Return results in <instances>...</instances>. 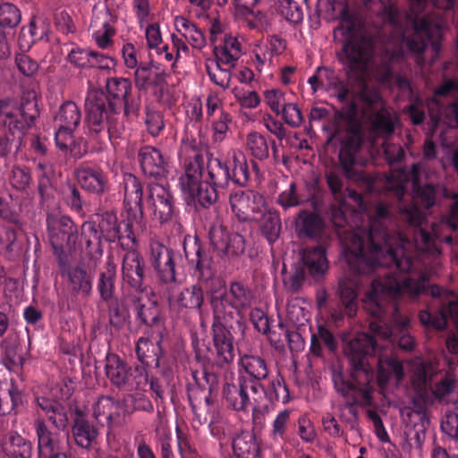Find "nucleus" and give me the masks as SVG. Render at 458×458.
<instances>
[{
  "label": "nucleus",
  "mask_w": 458,
  "mask_h": 458,
  "mask_svg": "<svg viewBox=\"0 0 458 458\" xmlns=\"http://www.w3.org/2000/svg\"><path fill=\"white\" fill-rule=\"evenodd\" d=\"M130 79L107 78L105 89H91L85 99L84 126L87 134L101 144L124 135L127 124L135 120L140 111V100L131 96Z\"/></svg>",
  "instance_id": "nucleus-1"
},
{
  "label": "nucleus",
  "mask_w": 458,
  "mask_h": 458,
  "mask_svg": "<svg viewBox=\"0 0 458 458\" xmlns=\"http://www.w3.org/2000/svg\"><path fill=\"white\" fill-rule=\"evenodd\" d=\"M183 252L193 269L196 283L183 288L177 295L170 294L168 301L171 309L177 307L200 312L205 301L204 290L211 294L220 282L216 276L210 251L198 237L184 239Z\"/></svg>",
  "instance_id": "nucleus-2"
},
{
  "label": "nucleus",
  "mask_w": 458,
  "mask_h": 458,
  "mask_svg": "<svg viewBox=\"0 0 458 458\" xmlns=\"http://www.w3.org/2000/svg\"><path fill=\"white\" fill-rule=\"evenodd\" d=\"M39 116L37 94L22 93L20 102L13 98L0 99V128L8 132L0 137V156L18 155L23 148V138Z\"/></svg>",
  "instance_id": "nucleus-3"
},
{
  "label": "nucleus",
  "mask_w": 458,
  "mask_h": 458,
  "mask_svg": "<svg viewBox=\"0 0 458 458\" xmlns=\"http://www.w3.org/2000/svg\"><path fill=\"white\" fill-rule=\"evenodd\" d=\"M217 286L218 284L215 286V293L209 295L213 317L225 321H234L240 335L243 337L247 329L243 310L251 305V290L240 281L231 282L229 288L223 293L217 292Z\"/></svg>",
  "instance_id": "nucleus-4"
},
{
  "label": "nucleus",
  "mask_w": 458,
  "mask_h": 458,
  "mask_svg": "<svg viewBox=\"0 0 458 458\" xmlns=\"http://www.w3.org/2000/svg\"><path fill=\"white\" fill-rule=\"evenodd\" d=\"M124 191V209L127 214L126 221L123 222V227L119 229V237L116 239L120 247L126 252L137 250L135 232L142 228L143 213V185L140 180L132 174H124L123 180Z\"/></svg>",
  "instance_id": "nucleus-5"
},
{
  "label": "nucleus",
  "mask_w": 458,
  "mask_h": 458,
  "mask_svg": "<svg viewBox=\"0 0 458 458\" xmlns=\"http://www.w3.org/2000/svg\"><path fill=\"white\" fill-rule=\"evenodd\" d=\"M341 32L348 42L343 47L344 57L349 67V71L357 75H362L374 52V43L370 38L361 36L355 41L357 23L354 16L348 7L341 12V25L336 28L335 34Z\"/></svg>",
  "instance_id": "nucleus-6"
},
{
  "label": "nucleus",
  "mask_w": 458,
  "mask_h": 458,
  "mask_svg": "<svg viewBox=\"0 0 458 458\" xmlns=\"http://www.w3.org/2000/svg\"><path fill=\"white\" fill-rule=\"evenodd\" d=\"M47 227L56 262L72 258L79 238V230L74 222L66 216H47Z\"/></svg>",
  "instance_id": "nucleus-7"
},
{
  "label": "nucleus",
  "mask_w": 458,
  "mask_h": 458,
  "mask_svg": "<svg viewBox=\"0 0 458 458\" xmlns=\"http://www.w3.org/2000/svg\"><path fill=\"white\" fill-rule=\"evenodd\" d=\"M211 327L212 348L211 353L215 356L217 367H224L232 363L235 358L234 335L240 332L233 321H225L213 317Z\"/></svg>",
  "instance_id": "nucleus-8"
},
{
  "label": "nucleus",
  "mask_w": 458,
  "mask_h": 458,
  "mask_svg": "<svg viewBox=\"0 0 458 458\" xmlns=\"http://www.w3.org/2000/svg\"><path fill=\"white\" fill-rule=\"evenodd\" d=\"M59 274L72 295L89 297L93 291L94 271L84 261L72 263V258L56 262Z\"/></svg>",
  "instance_id": "nucleus-9"
},
{
  "label": "nucleus",
  "mask_w": 458,
  "mask_h": 458,
  "mask_svg": "<svg viewBox=\"0 0 458 458\" xmlns=\"http://www.w3.org/2000/svg\"><path fill=\"white\" fill-rule=\"evenodd\" d=\"M206 158L205 191L201 199L204 208H208L217 201L219 192L229 187L230 181L224 156L214 157L212 153L206 151Z\"/></svg>",
  "instance_id": "nucleus-10"
},
{
  "label": "nucleus",
  "mask_w": 458,
  "mask_h": 458,
  "mask_svg": "<svg viewBox=\"0 0 458 458\" xmlns=\"http://www.w3.org/2000/svg\"><path fill=\"white\" fill-rule=\"evenodd\" d=\"M181 254L160 242L149 243L148 260L154 269L157 279L163 284L176 282L175 262Z\"/></svg>",
  "instance_id": "nucleus-11"
},
{
  "label": "nucleus",
  "mask_w": 458,
  "mask_h": 458,
  "mask_svg": "<svg viewBox=\"0 0 458 458\" xmlns=\"http://www.w3.org/2000/svg\"><path fill=\"white\" fill-rule=\"evenodd\" d=\"M210 244L222 259L233 261L245 251V239L237 233H229L222 225H212L208 231Z\"/></svg>",
  "instance_id": "nucleus-12"
},
{
  "label": "nucleus",
  "mask_w": 458,
  "mask_h": 458,
  "mask_svg": "<svg viewBox=\"0 0 458 458\" xmlns=\"http://www.w3.org/2000/svg\"><path fill=\"white\" fill-rule=\"evenodd\" d=\"M435 374V368L431 362L423 361L418 365L413 372L411 383L416 393L413 400L414 412L419 415L421 424L429 423L426 403H431L433 398L428 391V385Z\"/></svg>",
  "instance_id": "nucleus-13"
},
{
  "label": "nucleus",
  "mask_w": 458,
  "mask_h": 458,
  "mask_svg": "<svg viewBox=\"0 0 458 458\" xmlns=\"http://www.w3.org/2000/svg\"><path fill=\"white\" fill-rule=\"evenodd\" d=\"M229 203L233 213L240 222H251L262 214L265 201L255 191L233 189L229 195Z\"/></svg>",
  "instance_id": "nucleus-14"
},
{
  "label": "nucleus",
  "mask_w": 458,
  "mask_h": 458,
  "mask_svg": "<svg viewBox=\"0 0 458 458\" xmlns=\"http://www.w3.org/2000/svg\"><path fill=\"white\" fill-rule=\"evenodd\" d=\"M146 202L154 217L161 224L171 221L177 213L172 192L161 183L148 184Z\"/></svg>",
  "instance_id": "nucleus-15"
},
{
  "label": "nucleus",
  "mask_w": 458,
  "mask_h": 458,
  "mask_svg": "<svg viewBox=\"0 0 458 458\" xmlns=\"http://www.w3.org/2000/svg\"><path fill=\"white\" fill-rule=\"evenodd\" d=\"M309 276H315V247H303L299 250L293 273L283 280L285 291L292 294L300 293Z\"/></svg>",
  "instance_id": "nucleus-16"
},
{
  "label": "nucleus",
  "mask_w": 458,
  "mask_h": 458,
  "mask_svg": "<svg viewBox=\"0 0 458 458\" xmlns=\"http://www.w3.org/2000/svg\"><path fill=\"white\" fill-rule=\"evenodd\" d=\"M286 318L293 323L296 328H309L310 333V351L306 354V362L304 372L312 382L315 372L313 370V359L315 358V332L312 330L310 313L301 305V300L298 298L289 300L286 304Z\"/></svg>",
  "instance_id": "nucleus-17"
},
{
  "label": "nucleus",
  "mask_w": 458,
  "mask_h": 458,
  "mask_svg": "<svg viewBox=\"0 0 458 458\" xmlns=\"http://www.w3.org/2000/svg\"><path fill=\"white\" fill-rule=\"evenodd\" d=\"M99 434V428L88 420L85 411L80 408H75L72 413L71 429L67 433V443L71 436L77 446L84 450H89L97 445Z\"/></svg>",
  "instance_id": "nucleus-18"
},
{
  "label": "nucleus",
  "mask_w": 458,
  "mask_h": 458,
  "mask_svg": "<svg viewBox=\"0 0 458 458\" xmlns=\"http://www.w3.org/2000/svg\"><path fill=\"white\" fill-rule=\"evenodd\" d=\"M123 282L136 293L146 290L147 267L144 258L138 250L125 252L122 260Z\"/></svg>",
  "instance_id": "nucleus-19"
},
{
  "label": "nucleus",
  "mask_w": 458,
  "mask_h": 458,
  "mask_svg": "<svg viewBox=\"0 0 458 458\" xmlns=\"http://www.w3.org/2000/svg\"><path fill=\"white\" fill-rule=\"evenodd\" d=\"M276 203L284 211L304 205L314 207L315 179H310L305 185H298L295 182H291L285 190L279 192Z\"/></svg>",
  "instance_id": "nucleus-20"
},
{
  "label": "nucleus",
  "mask_w": 458,
  "mask_h": 458,
  "mask_svg": "<svg viewBox=\"0 0 458 458\" xmlns=\"http://www.w3.org/2000/svg\"><path fill=\"white\" fill-rule=\"evenodd\" d=\"M164 332L162 330H158L157 333L152 332L149 336H141L138 339L135 352L140 364L156 369L160 368L161 359L165 355L162 346Z\"/></svg>",
  "instance_id": "nucleus-21"
},
{
  "label": "nucleus",
  "mask_w": 458,
  "mask_h": 458,
  "mask_svg": "<svg viewBox=\"0 0 458 458\" xmlns=\"http://www.w3.org/2000/svg\"><path fill=\"white\" fill-rule=\"evenodd\" d=\"M246 149L256 160L263 162L271 158L274 164L286 163V157H280L276 141L260 132L252 131L247 135Z\"/></svg>",
  "instance_id": "nucleus-22"
},
{
  "label": "nucleus",
  "mask_w": 458,
  "mask_h": 458,
  "mask_svg": "<svg viewBox=\"0 0 458 458\" xmlns=\"http://www.w3.org/2000/svg\"><path fill=\"white\" fill-rule=\"evenodd\" d=\"M34 429L37 437L38 458L65 449L61 432L51 428L45 419H36Z\"/></svg>",
  "instance_id": "nucleus-23"
},
{
  "label": "nucleus",
  "mask_w": 458,
  "mask_h": 458,
  "mask_svg": "<svg viewBox=\"0 0 458 458\" xmlns=\"http://www.w3.org/2000/svg\"><path fill=\"white\" fill-rule=\"evenodd\" d=\"M0 451L5 458H32L33 442L17 430H8L0 434Z\"/></svg>",
  "instance_id": "nucleus-24"
},
{
  "label": "nucleus",
  "mask_w": 458,
  "mask_h": 458,
  "mask_svg": "<svg viewBox=\"0 0 458 458\" xmlns=\"http://www.w3.org/2000/svg\"><path fill=\"white\" fill-rule=\"evenodd\" d=\"M138 160L146 176L162 179L168 173V160L157 148L149 145L141 147L138 152Z\"/></svg>",
  "instance_id": "nucleus-25"
},
{
  "label": "nucleus",
  "mask_w": 458,
  "mask_h": 458,
  "mask_svg": "<svg viewBox=\"0 0 458 458\" xmlns=\"http://www.w3.org/2000/svg\"><path fill=\"white\" fill-rule=\"evenodd\" d=\"M131 301L136 320H138L140 325L153 328V332L155 333L158 332V330L164 332V318L157 301L148 300L144 302L142 298L139 295H133Z\"/></svg>",
  "instance_id": "nucleus-26"
},
{
  "label": "nucleus",
  "mask_w": 458,
  "mask_h": 458,
  "mask_svg": "<svg viewBox=\"0 0 458 458\" xmlns=\"http://www.w3.org/2000/svg\"><path fill=\"white\" fill-rule=\"evenodd\" d=\"M135 87L140 91H146L151 87L163 89L166 84L168 74L159 66H155L153 62L140 63L134 70Z\"/></svg>",
  "instance_id": "nucleus-27"
},
{
  "label": "nucleus",
  "mask_w": 458,
  "mask_h": 458,
  "mask_svg": "<svg viewBox=\"0 0 458 458\" xmlns=\"http://www.w3.org/2000/svg\"><path fill=\"white\" fill-rule=\"evenodd\" d=\"M230 183L238 188L247 187L250 182V172L245 155L240 150H230L225 156Z\"/></svg>",
  "instance_id": "nucleus-28"
},
{
  "label": "nucleus",
  "mask_w": 458,
  "mask_h": 458,
  "mask_svg": "<svg viewBox=\"0 0 458 458\" xmlns=\"http://www.w3.org/2000/svg\"><path fill=\"white\" fill-rule=\"evenodd\" d=\"M75 176L80 187L89 193L102 195L108 190L107 175L99 167L81 165Z\"/></svg>",
  "instance_id": "nucleus-29"
},
{
  "label": "nucleus",
  "mask_w": 458,
  "mask_h": 458,
  "mask_svg": "<svg viewBox=\"0 0 458 458\" xmlns=\"http://www.w3.org/2000/svg\"><path fill=\"white\" fill-rule=\"evenodd\" d=\"M124 413L123 403L109 395H102L93 405V417L100 420L105 417L108 428H113L121 425Z\"/></svg>",
  "instance_id": "nucleus-30"
},
{
  "label": "nucleus",
  "mask_w": 458,
  "mask_h": 458,
  "mask_svg": "<svg viewBox=\"0 0 458 458\" xmlns=\"http://www.w3.org/2000/svg\"><path fill=\"white\" fill-rule=\"evenodd\" d=\"M182 151L186 154L182 161L183 172L203 178L206 149L201 148L194 139H182Z\"/></svg>",
  "instance_id": "nucleus-31"
},
{
  "label": "nucleus",
  "mask_w": 458,
  "mask_h": 458,
  "mask_svg": "<svg viewBox=\"0 0 458 458\" xmlns=\"http://www.w3.org/2000/svg\"><path fill=\"white\" fill-rule=\"evenodd\" d=\"M36 405L45 412L47 420L58 431H65L69 428L70 419L68 410L61 402L38 396L35 399Z\"/></svg>",
  "instance_id": "nucleus-32"
},
{
  "label": "nucleus",
  "mask_w": 458,
  "mask_h": 458,
  "mask_svg": "<svg viewBox=\"0 0 458 458\" xmlns=\"http://www.w3.org/2000/svg\"><path fill=\"white\" fill-rule=\"evenodd\" d=\"M247 380L248 387L250 386L253 394H263L272 403H286L290 400V391L285 385L284 378L280 376L270 380L267 386L264 385V381Z\"/></svg>",
  "instance_id": "nucleus-33"
},
{
  "label": "nucleus",
  "mask_w": 458,
  "mask_h": 458,
  "mask_svg": "<svg viewBox=\"0 0 458 458\" xmlns=\"http://www.w3.org/2000/svg\"><path fill=\"white\" fill-rule=\"evenodd\" d=\"M131 367L117 354L107 352L105 358V374L113 386L126 391L130 386Z\"/></svg>",
  "instance_id": "nucleus-34"
},
{
  "label": "nucleus",
  "mask_w": 458,
  "mask_h": 458,
  "mask_svg": "<svg viewBox=\"0 0 458 458\" xmlns=\"http://www.w3.org/2000/svg\"><path fill=\"white\" fill-rule=\"evenodd\" d=\"M247 389L248 380L245 376H240L237 384H225L223 397L226 405L237 411H246L250 403Z\"/></svg>",
  "instance_id": "nucleus-35"
},
{
  "label": "nucleus",
  "mask_w": 458,
  "mask_h": 458,
  "mask_svg": "<svg viewBox=\"0 0 458 458\" xmlns=\"http://www.w3.org/2000/svg\"><path fill=\"white\" fill-rule=\"evenodd\" d=\"M238 364L240 371L242 370L246 374L247 379L256 381L269 379L270 367L264 356L251 352L240 354Z\"/></svg>",
  "instance_id": "nucleus-36"
},
{
  "label": "nucleus",
  "mask_w": 458,
  "mask_h": 458,
  "mask_svg": "<svg viewBox=\"0 0 458 458\" xmlns=\"http://www.w3.org/2000/svg\"><path fill=\"white\" fill-rule=\"evenodd\" d=\"M117 279V266L109 257L100 269L97 279V291L102 301H109L115 296V283Z\"/></svg>",
  "instance_id": "nucleus-37"
},
{
  "label": "nucleus",
  "mask_w": 458,
  "mask_h": 458,
  "mask_svg": "<svg viewBox=\"0 0 458 458\" xmlns=\"http://www.w3.org/2000/svg\"><path fill=\"white\" fill-rule=\"evenodd\" d=\"M428 114L433 131L438 126L443 116L449 126L458 128V102L445 106L440 100L430 99Z\"/></svg>",
  "instance_id": "nucleus-38"
},
{
  "label": "nucleus",
  "mask_w": 458,
  "mask_h": 458,
  "mask_svg": "<svg viewBox=\"0 0 458 458\" xmlns=\"http://www.w3.org/2000/svg\"><path fill=\"white\" fill-rule=\"evenodd\" d=\"M261 215L259 229L273 251L274 244L278 241L282 232L281 216L276 209H269Z\"/></svg>",
  "instance_id": "nucleus-39"
},
{
  "label": "nucleus",
  "mask_w": 458,
  "mask_h": 458,
  "mask_svg": "<svg viewBox=\"0 0 458 458\" xmlns=\"http://www.w3.org/2000/svg\"><path fill=\"white\" fill-rule=\"evenodd\" d=\"M55 122L58 127L74 131L81 122V112L73 101H64L55 115Z\"/></svg>",
  "instance_id": "nucleus-40"
},
{
  "label": "nucleus",
  "mask_w": 458,
  "mask_h": 458,
  "mask_svg": "<svg viewBox=\"0 0 458 458\" xmlns=\"http://www.w3.org/2000/svg\"><path fill=\"white\" fill-rule=\"evenodd\" d=\"M301 208L294 218V231L299 240L315 239V206Z\"/></svg>",
  "instance_id": "nucleus-41"
},
{
  "label": "nucleus",
  "mask_w": 458,
  "mask_h": 458,
  "mask_svg": "<svg viewBox=\"0 0 458 458\" xmlns=\"http://www.w3.org/2000/svg\"><path fill=\"white\" fill-rule=\"evenodd\" d=\"M175 28L193 48L200 50L206 46V38L202 30L189 19L183 16L176 17Z\"/></svg>",
  "instance_id": "nucleus-42"
},
{
  "label": "nucleus",
  "mask_w": 458,
  "mask_h": 458,
  "mask_svg": "<svg viewBox=\"0 0 458 458\" xmlns=\"http://www.w3.org/2000/svg\"><path fill=\"white\" fill-rule=\"evenodd\" d=\"M178 181L182 191L187 194L196 205L204 208V202L201 199L205 191L204 179L183 172Z\"/></svg>",
  "instance_id": "nucleus-43"
},
{
  "label": "nucleus",
  "mask_w": 458,
  "mask_h": 458,
  "mask_svg": "<svg viewBox=\"0 0 458 458\" xmlns=\"http://www.w3.org/2000/svg\"><path fill=\"white\" fill-rule=\"evenodd\" d=\"M234 455L237 458H255L259 453V446L253 433L242 431L232 443Z\"/></svg>",
  "instance_id": "nucleus-44"
},
{
  "label": "nucleus",
  "mask_w": 458,
  "mask_h": 458,
  "mask_svg": "<svg viewBox=\"0 0 458 458\" xmlns=\"http://www.w3.org/2000/svg\"><path fill=\"white\" fill-rule=\"evenodd\" d=\"M391 377L401 381L403 377V367L400 360L387 357L377 360V382L379 386L387 384Z\"/></svg>",
  "instance_id": "nucleus-45"
},
{
  "label": "nucleus",
  "mask_w": 458,
  "mask_h": 458,
  "mask_svg": "<svg viewBox=\"0 0 458 458\" xmlns=\"http://www.w3.org/2000/svg\"><path fill=\"white\" fill-rule=\"evenodd\" d=\"M411 183L414 195L420 200V204L425 208H430L433 207L436 202L437 189L431 183L421 185L419 176V169L416 166H413L412 168Z\"/></svg>",
  "instance_id": "nucleus-46"
},
{
  "label": "nucleus",
  "mask_w": 458,
  "mask_h": 458,
  "mask_svg": "<svg viewBox=\"0 0 458 458\" xmlns=\"http://www.w3.org/2000/svg\"><path fill=\"white\" fill-rule=\"evenodd\" d=\"M122 224L123 223L118 224L115 213L106 211L100 215L97 227L106 242H114L119 237V229H121Z\"/></svg>",
  "instance_id": "nucleus-47"
},
{
  "label": "nucleus",
  "mask_w": 458,
  "mask_h": 458,
  "mask_svg": "<svg viewBox=\"0 0 458 458\" xmlns=\"http://www.w3.org/2000/svg\"><path fill=\"white\" fill-rule=\"evenodd\" d=\"M250 320L256 330L268 335L270 343L276 348L284 346V341L276 339V333L270 330L269 318L261 310L256 309L252 310L250 312Z\"/></svg>",
  "instance_id": "nucleus-48"
},
{
  "label": "nucleus",
  "mask_w": 458,
  "mask_h": 458,
  "mask_svg": "<svg viewBox=\"0 0 458 458\" xmlns=\"http://www.w3.org/2000/svg\"><path fill=\"white\" fill-rule=\"evenodd\" d=\"M7 179L13 189L22 192L26 191L32 182L30 169L21 165H13L8 173Z\"/></svg>",
  "instance_id": "nucleus-49"
},
{
  "label": "nucleus",
  "mask_w": 458,
  "mask_h": 458,
  "mask_svg": "<svg viewBox=\"0 0 458 458\" xmlns=\"http://www.w3.org/2000/svg\"><path fill=\"white\" fill-rule=\"evenodd\" d=\"M357 151L350 150L347 148L341 147L339 151V161L344 169L347 178L354 181H362L369 182L363 172L355 170L352 166L355 164V155Z\"/></svg>",
  "instance_id": "nucleus-50"
},
{
  "label": "nucleus",
  "mask_w": 458,
  "mask_h": 458,
  "mask_svg": "<svg viewBox=\"0 0 458 458\" xmlns=\"http://www.w3.org/2000/svg\"><path fill=\"white\" fill-rule=\"evenodd\" d=\"M105 303L107 306L109 324L115 330L122 329L130 318L128 310L120 303L118 298L105 301Z\"/></svg>",
  "instance_id": "nucleus-51"
},
{
  "label": "nucleus",
  "mask_w": 458,
  "mask_h": 458,
  "mask_svg": "<svg viewBox=\"0 0 458 458\" xmlns=\"http://www.w3.org/2000/svg\"><path fill=\"white\" fill-rule=\"evenodd\" d=\"M63 196L67 206L78 214H83L87 203L86 197L74 183H68L63 190Z\"/></svg>",
  "instance_id": "nucleus-52"
},
{
  "label": "nucleus",
  "mask_w": 458,
  "mask_h": 458,
  "mask_svg": "<svg viewBox=\"0 0 458 458\" xmlns=\"http://www.w3.org/2000/svg\"><path fill=\"white\" fill-rule=\"evenodd\" d=\"M21 21V13L19 7L9 2L0 3V27L13 29Z\"/></svg>",
  "instance_id": "nucleus-53"
},
{
  "label": "nucleus",
  "mask_w": 458,
  "mask_h": 458,
  "mask_svg": "<svg viewBox=\"0 0 458 458\" xmlns=\"http://www.w3.org/2000/svg\"><path fill=\"white\" fill-rule=\"evenodd\" d=\"M3 362L8 370L21 369L24 364V358L20 352L17 344H3Z\"/></svg>",
  "instance_id": "nucleus-54"
},
{
  "label": "nucleus",
  "mask_w": 458,
  "mask_h": 458,
  "mask_svg": "<svg viewBox=\"0 0 458 458\" xmlns=\"http://www.w3.org/2000/svg\"><path fill=\"white\" fill-rule=\"evenodd\" d=\"M147 367L148 366L143 364H137L134 367H131L129 373L130 386L126 389L127 392L144 390L146 388L150 380Z\"/></svg>",
  "instance_id": "nucleus-55"
},
{
  "label": "nucleus",
  "mask_w": 458,
  "mask_h": 458,
  "mask_svg": "<svg viewBox=\"0 0 458 458\" xmlns=\"http://www.w3.org/2000/svg\"><path fill=\"white\" fill-rule=\"evenodd\" d=\"M291 411L284 409L275 418L270 436L274 441H286Z\"/></svg>",
  "instance_id": "nucleus-56"
},
{
  "label": "nucleus",
  "mask_w": 458,
  "mask_h": 458,
  "mask_svg": "<svg viewBox=\"0 0 458 458\" xmlns=\"http://www.w3.org/2000/svg\"><path fill=\"white\" fill-rule=\"evenodd\" d=\"M279 327L284 333V340L288 343V347L292 352H299L304 349L306 327L302 329L290 330L282 322Z\"/></svg>",
  "instance_id": "nucleus-57"
},
{
  "label": "nucleus",
  "mask_w": 458,
  "mask_h": 458,
  "mask_svg": "<svg viewBox=\"0 0 458 458\" xmlns=\"http://www.w3.org/2000/svg\"><path fill=\"white\" fill-rule=\"evenodd\" d=\"M103 234L97 227L95 222H85L81 226V240L86 244V249L99 248Z\"/></svg>",
  "instance_id": "nucleus-58"
},
{
  "label": "nucleus",
  "mask_w": 458,
  "mask_h": 458,
  "mask_svg": "<svg viewBox=\"0 0 458 458\" xmlns=\"http://www.w3.org/2000/svg\"><path fill=\"white\" fill-rule=\"evenodd\" d=\"M14 61L16 68L25 77L32 78L38 72V63L27 55V52L17 53Z\"/></svg>",
  "instance_id": "nucleus-59"
},
{
  "label": "nucleus",
  "mask_w": 458,
  "mask_h": 458,
  "mask_svg": "<svg viewBox=\"0 0 458 458\" xmlns=\"http://www.w3.org/2000/svg\"><path fill=\"white\" fill-rule=\"evenodd\" d=\"M297 434L305 443H313L315 440L314 418L311 414L301 415L297 421Z\"/></svg>",
  "instance_id": "nucleus-60"
},
{
  "label": "nucleus",
  "mask_w": 458,
  "mask_h": 458,
  "mask_svg": "<svg viewBox=\"0 0 458 458\" xmlns=\"http://www.w3.org/2000/svg\"><path fill=\"white\" fill-rule=\"evenodd\" d=\"M198 371L192 373L194 384H189L187 386V395L190 406L192 411H196L199 405L201 403L202 395L206 392V386L201 384L198 377Z\"/></svg>",
  "instance_id": "nucleus-61"
},
{
  "label": "nucleus",
  "mask_w": 458,
  "mask_h": 458,
  "mask_svg": "<svg viewBox=\"0 0 458 458\" xmlns=\"http://www.w3.org/2000/svg\"><path fill=\"white\" fill-rule=\"evenodd\" d=\"M264 101L276 115L280 114V111L288 102L285 93L278 89L266 90Z\"/></svg>",
  "instance_id": "nucleus-62"
},
{
  "label": "nucleus",
  "mask_w": 458,
  "mask_h": 458,
  "mask_svg": "<svg viewBox=\"0 0 458 458\" xmlns=\"http://www.w3.org/2000/svg\"><path fill=\"white\" fill-rule=\"evenodd\" d=\"M280 114L284 123L293 128L299 127L303 121L301 110L294 103L287 102L280 111Z\"/></svg>",
  "instance_id": "nucleus-63"
},
{
  "label": "nucleus",
  "mask_w": 458,
  "mask_h": 458,
  "mask_svg": "<svg viewBox=\"0 0 458 458\" xmlns=\"http://www.w3.org/2000/svg\"><path fill=\"white\" fill-rule=\"evenodd\" d=\"M279 10L281 15L291 23H298L303 18L301 9L294 1L282 0L280 2Z\"/></svg>",
  "instance_id": "nucleus-64"
}]
</instances>
